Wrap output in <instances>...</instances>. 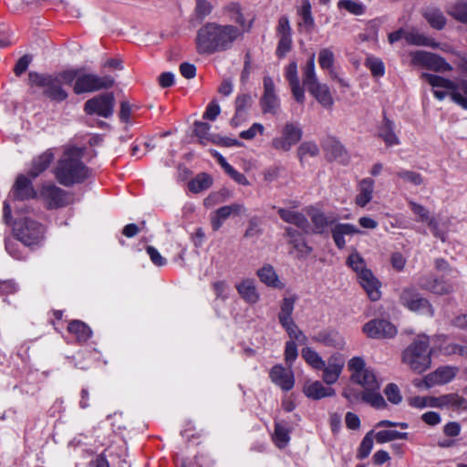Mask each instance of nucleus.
<instances>
[{
	"label": "nucleus",
	"mask_w": 467,
	"mask_h": 467,
	"mask_svg": "<svg viewBox=\"0 0 467 467\" xmlns=\"http://www.w3.org/2000/svg\"><path fill=\"white\" fill-rule=\"evenodd\" d=\"M394 122L384 115L379 136L384 140L387 146L398 145L400 143L399 138L394 132Z\"/></svg>",
	"instance_id": "nucleus-35"
},
{
	"label": "nucleus",
	"mask_w": 467,
	"mask_h": 467,
	"mask_svg": "<svg viewBox=\"0 0 467 467\" xmlns=\"http://www.w3.org/2000/svg\"><path fill=\"white\" fill-rule=\"evenodd\" d=\"M424 17L428 23L435 29L441 30L446 25V17L439 9H429L424 13Z\"/></svg>",
	"instance_id": "nucleus-45"
},
{
	"label": "nucleus",
	"mask_w": 467,
	"mask_h": 467,
	"mask_svg": "<svg viewBox=\"0 0 467 467\" xmlns=\"http://www.w3.org/2000/svg\"><path fill=\"white\" fill-rule=\"evenodd\" d=\"M317 81L315 71V54H312L303 68V84L308 88Z\"/></svg>",
	"instance_id": "nucleus-47"
},
{
	"label": "nucleus",
	"mask_w": 467,
	"mask_h": 467,
	"mask_svg": "<svg viewBox=\"0 0 467 467\" xmlns=\"http://www.w3.org/2000/svg\"><path fill=\"white\" fill-rule=\"evenodd\" d=\"M301 354L306 362L313 368L319 370L324 367L325 361L313 348L306 347L302 349Z\"/></svg>",
	"instance_id": "nucleus-46"
},
{
	"label": "nucleus",
	"mask_w": 467,
	"mask_h": 467,
	"mask_svg": "<svg viewBox=\"0 0 467 467\" xmlns=\"http://www.w3.org/2000/svg\"><path fill=\"white\" fill-rule=\"evenodd\" d=\"M302 135L303 131L297 123L287 122L282 129L281 136L272 140V146L277 150L288 151L300 141Z\"/></svg>",
	"instance_id": "nucleus-10"
},
{
	"label": "nucleus",
	"mask_w": 467,
	"mask_h": 467,
	"mask_svg": "<svg viewBox=\"0 0 467 467\" xmlns=\"http://www.w3.org/2000/svg\"><path fill=\"white\" fill-rule=\"evenodd\" d=\"M339 9H345L354 16H362L366 12V5L357 0H340L337 3Z\"/></svg>",
	"instance_id": "nucleus-48"
},
{
	"label": "nucleus",
	"mask_w": 467,
	"mask_h": 467,
	"mask_svg": "<svg viewBox=\"0 0 467 467\" xmlns=\"http://www.w3.org/2000/svg\"><path fill=\"white\" fill-rule=\"evenodd\" d=\"M76 77L77 73L74 70H65L54 75L29 72L28 83L30 86L43 88V95L47 99L56 102H61L68 97L62 85H71Z\"/></svg>",
	"instance_id": "nucleus-3"
},
{
	"label": "nucleus",
	"mask_w": 467,
	"mask_h": 467,
	"mask_svg": "<svg viewBox=\"0 0 467 467\" xmlns=\"http://www.w3.org/2000/svg\"><path fill=\"white\" fill-rule=\"evenodd\" d=\"M290 440L289 431L281 423H276L274 433V441L279 448L286 446Z\"/></svg>",
	"instance_id": "nucleus-52"
},
{
	"label": "nucleus",
	"mask_w": 467,
	"mask_h": 467,
	"mask_svg": "<svg viewBox=\"0 0 467 467\" xmlns=\"http://www.w3.org/2000/svg\"><path fill=\"white\" fill-rule=\"evenodd\" d=\"M278 214L285 223L295 224L305 233H309L310 224L306 216L303 213L285 208H279Z\"/></svg>",
	"instance_id": "nucleus-25"
},
{
	"label": "nucleus",
	"mask_w": 467,
	"mask_h": 467,
	"mask_svg": "<svg viewBox=\"0 0 467 467\" xmlns=\"http://www.w3.org/2000/svg\"><path fill=\"white\" fill-rule=\"evenodd\" d=\"M358 191L355 203L359 207H365L373 198L374 181L371 178L362 179L358 182Z\"/></svg>",
	"instance_id": "nucleus-26"
},
{
	"label": "nucleus",
	"mask_w": 467,
	"mask_h": 467,
	"mask_svg": "<svg viewBox=\"0 0 467 467\" xmlns=\"http://www.w3.org/2000/svg\"><path fill=\"white\" fill-rule=\"evenodd\" d=\"M418 285L421 289L439 296L449 295L454 291L452 284L442 278L434 277L432 275L421 276L418 281Z\"/></svg>",
	"instance_id": "nucleus-17"
},
{
	"label": "nucleus",
	"mask_w": 467,
	"mask_h": 467,
	"mask_svg": "<svg viewBox=\"0 0 467 467\" xmlns=\"http://www.w3.org/2000/svg\"><path fill=\"white\" fill-rule=\"evenodd\" d=\"M77 73L73 90L76 94L90 93L100 89H107L114 85V79L109 76L99 77L94 74L80 73L78 69H73Z\"/></svg>",
	"instance_id": "nucleus-7"
},
{
	"label": "nucleus",
	"mask_w": 467,
	"mask_h": 467,
	"mask_svg": "<svg viewBox=\"0 0 467 467\" xmlns=\"http://www.w3.org/2000/svg\"><path fill=\"white\" fill-rule=\"evenodd\" d=\"M366 65L370 69L373 76L381 77L384 75V65L381 60L369 57L367 59Z\"/></svg>",
	"instance_id": "nucleus-61"
},
{
	"label": "nucleus",
	"mask_w": 467,
	"mask_h": 467,
	"mask_svg": "<svg viewBox=\"0 0 467 467\" xmlns=\"http://www.w3.org/2000/svg\"><path fill=\"white\" fill-rule=\"evenodd\" d=\"M245 211L241 203H231L217 209L211 216V225L213 231H218L224 221L231 215H239Z\"/></svg>",
	"instance_id": "nucleus-18"
},
{
	"label": "nucleus",
	"mask_w": 467,
	"mask_h": 467,
	"mask_svg": "<svg viewBox=\"0 0 467 467\" xmlns=\"http://www.w3.org/2000/svg\"><path fill=\"white\" fill-rule=\"evenodd\" d=\"M431 355L429 338L419 336L403 351L402 361L414 372L422 373L431 367Z\"/></svg>",
	"instance_id": "nucleus-4"
},
{
	"label": "nucleus",
	"mask_w": 467,
	"mask_h": 467,
	"mask_svg": "<svg viewBox=\"0 0 467 467\" xmlns=\"http://www.w3.org/2000/svg\"><path fill=\"white\" fill-rule=\"evenodd\" d=\"M327 155L335 161L345 163L348 161V155L344 146L336 140H330L326 145Z\"/></svg>",
	"instance_id": "nucleus-39"
},
{
	"label": "nucleus",
	"mask_w": 467,
	"mask_h": 467,
	"mask_svg": "<svg viewBox=\"0 0 467 467\" xmlns=\"http://www.w3.org/2000/svg\"><path fill=\"white\" fill-rule=\"evenodd\" d=\"M41 194L48 202L49 208L64 207L73 202L71 193L54 184L44 186Z\"/></svg>",
	"instance_id": "nucleus-15"
},
{
	"label": "nucleus",
	"mask_w": 467,
	"mask_h": 467,
	"mask_svg": "<svg viewBox=\"0 0 467 467\" xmlns=\"http://www.w3.org/2000/svg\"><path fill=\"white\" fill-rule=\"evenodd\" d=\"M449 14L457 21L467 24V1L456 3L451 8Z\"/></svg>",
	"instance_id": "nucleus-53"
},
{
	"label": "nucleus",
	"mask_w": 467,
	"mask_h": 467,
	"mask_svg": "<svg viewBox=\"0 0 467 467\" xmlns=\"http://www.w3.org/2000/svg\"><path fill=\"white\" fill-rule=\"evenodd\" d=\"M297 152H298L299 158H301V159L307 155L311 156V157H315L319 153V149L316 143L307 141V142L302 143L299 146Z\"/></svg>",
	"instance_id": "nucleus-58"
},
{
	"label": "nucleus",
	"mask_w": 467,
	"mask_h": 467,
	"mask_svg": "<svg viewBox=\"0 0 467 467\" xmlns=\"http://www.w3.org/2000/svg\"><path fill=\"white\" fill-rule=\"evenodd\" d=\"M396 176L403 182L410 183L414 186H420L424 182V179L421 174L414 171L400 170L396 172Z\"/></svg>",
	"instance_id": "nucleus-50"
},
{
	"label": "nucleus",
	"mask_w": 467,
	"mask_h": 467,
	"mask_svg": "<svg viewBox=\"0 0 467 467\" xmlns=\"http://www.w3.org/2000/svg\"><path fill=\"white\" fill-rule=\"evenodd\" d=\"M361 400L371 407L382 410L387 408V402L379 390H364L360 394Z\"/></svg>",
	"instance_id": "nucleus-40"
},
{
	"label": "nucleus",
	"mask_w": 467,
	"mask_h": 467,
	"mask_svg": "<svg viewBox=\"0 0 467 467\" xmlns=\"http://www.w3.org/2000/svg\"><path fill=\"white\" fill-rule=\"evenodd\" d=\"M409 205L412 212L419 216V221L427 223L432 217L430 215V212L421 204L410 201Z\"/></svg>",
	"instance_id": "nucleus-60"
},
{
	"label": "nucleus",
	"mask_w": 467,
	"mask_h": 467,
	"mask_svg": "<svg viewBox=\"0 0 467 467\" xmlns=\"http://www.w3.org/2000/svg\"><path fill=\"white\" fill-rule=\"evenodd\" d=\"M260 104L264 113L275 115L278 112L279 101L275 91V84L269 76L264 78V94Z\"/></svg>",
	"instance_id": "nucleus-16"
},
{
	"label": "nucleus",
	"mask_w": 467,
	"mask_h": 467,
	"mask_svg": "<svg viewBox=\"0 0 467 467\" xmlns=\"http://www.w3.org/2000/svg\"><path fill=\"white\" fill-rule=\"evenodd\" d=\"M213 184V179L207 173H201L189 182V189L194 193L201 192L210 188Z\"/></svg>",
	"instance_id": "nucleus-44"
},
{
	"label": "nucleus",
	"mask_w": 467,
	"mask_h": 467,
	"mask_svg": "<svg viewBox=\"0 0 467 467\" xmlns=\"http://www.w3.org/2000/svg\"><path fill=\"white\" fill-rule=\"evenodd\" d=\"M279 42L276 48V55L279 57H284L286 53L291 50L292 38L291 36H278Z\"/></svg>",
	"instance_id": "nucleus-59"
},
{
	"label": "nucleus",
	"mask_w": 467,
	"mask_h": 467,
	"mask_svg": "<svg viewBox=\"0 0 467 467\" xmlns=\"http://www.w3.org/2000/svg\"><path fill=\"white\" fill-rule=\"evenodd\" d=\"M360 233V230L351 223H337L331 230L335 244L339 249H343L346 245L345 235H354Z\"/></svg>",
	"instance_id": "nucleus-24"
},
{
	"label": "nucleus",
	"mask_w": 467,
	"mask_h": 467,
	"mask_svg": "<svg viewBox=\"0 0 467 467\" xmlns=\"http://www.w3.org/2000/svg\"><path fill=\"white\" fill-rule=\"evenodd\" d=\"M412 63L440 73L452 70V67L443 57L423 50L412 54Z\"/></svg>",
	"instance_id": "nucleus-13"
},
{
	"label": "nucleus",
	"mask_w": 467,
	"mask_h": 467,
	"mask_svg": "<svg viewBox=\"0 0 467 467\" xmlns=\"http://www.w3.org/2000/svg\"><path fill=\"white\" fill-rule=\"evenodd\" d=\"M284 355L287 367L292 368L294 361L298 356L297 346L294 340L286 341Z\"/></svg>",
	"instance_id": "nucleus-54"
},
{
	"label": "nucleus",
	"mask_w": 467,
	"mask_h": 467,
	"mask_svg": "<svg viewBox=\"0 0 467 467\" xmlns=\"http://www.w3.org/2000/svg\"><path fill=\"white\" fill-rule=\"evenodd\" d=\"M12 194L16 200H26L34 198L36 193L32 186L31 181L21 174L16 178Z\"/></svg>",
	"instance_id": "nucleus-23"
},
{
	"label": "nucleus",
	"mask_w": 467,
	"mask_h": 467,
	"mask_svg": "<svg viewBox=\"0 0 467 467\" xmlns=\"http://www.w3.org/2000/svg\"><path fill=\"white\" fill-rule=\"evenodd\" d=\"M82 155L81 148L70 147L66 150L55 170V176L60 184L69 187L89 177V169L80 161Z\"/></svg>",
	"instance_id": "nucleus-2"
},
{
	"label": "nucleus",
	"mask_w": 467,
	"mask_h": 467,
	"mask_svg": "<svg viewBox=\"0 0 467 467\" xmlns=\"http://www.w3.org/2000/svg\"><path fill=\"white\" fill-rule=\"evenodd\" d=\"M375 437L378 443H385L395 440H406L408 439V433L398 431H380Z\"/></svg>",
	"instance_id": "nucleus-51"
},
{
	"label": "nucleus",
	"mask_w": 467,
	"mask_h": 467,
	"mask_svg": "<svg viewBox=\"0 0 467 467\" xmlns=\"http://www.w3.org/2000/svg\"><path fill=\"white\" fill-rule=\"evenodd\" d=\"M384 394L386 395L388 400L392 404H400L402 400L400 389L394 383H389L386 386L384 389Z\"/></svg>",
	"instance_id": "nucleus-55"
},
{
	"label": "nucleus",
	"mask_w": 467,
	"mask_h": 467,
	"mask_svg": "<svg viewBox=\"0 0 467 467\" xmlns=\"http://www.w3.org/2000/svg\"><path fill=\"white\" fill-rule=\"evenodd\" d=\"M242 36V32L232 25L208 23L202 26L196 36L197 50L200 54H213L229 49Z\"/></svg>",
	"instance_id": "nucleus-1"
},
{
	"label": "nucleus",
	"mask_w": 467,
	"mask_h": 467,
	"mask_svg": "<svg viewBox=\"0 0 467 467\" xmlns=\"http://www.w3.org/2000/svg\"><path fill=\"white\" fill-rule=\"evenodd\" d=\"M280 325L286 331L288 337L291 338L290 340H297L301 344L307 342L306 336L297 327L294 319L281 322Z\"/></svg>",
	"instance_id": "nucleus-41"
},
{
	"label": "nucleus",
	"mask_w": 467,
	"mask_h": 467,
	"mask_svg": "<svg viewBox=\"0 0 467 467\" xmlns=\"http://www.w3.org/2000/svg\"><path fill=\"white\" fill-rule=\"evenodd\" d=\"M270 378L274 383L283 390H290L295 384L294 373L291 368H285L281 365H275L270 371Z\"/></svg>",
	"instance_id": "nucleus-20"
},
{
	"label": "nucleus",
	"mask_w": 467,
	"mask_h": 467,
	"mask_svg": "<svg viewBox=\"0 0 467 467\" xmlns=\"http://www.w3.org/2000/svg\"><path fill=\"white\" fill-rule=\"evenodd\" d=\"M420 78L426 80L433 88L440 87L449 90L451 99L462 109H467V80L463 79L459 82H455L430 73H422Z\"/></svg>",
	"instance_id": "nucleus-6"
},
{
	"label": "nucleus",
	"mask_w": 467,
	"mask_h": 467,
	"mask_svg": "<svg viewBox=\"0 0 467 467\" xmlns=\"http://www.w3.org/2000/svg\"><path fill=\"white\" fill-rule=\"evenodd\" d=\"M347 264L357 273L359 283L368 297L372 301L379 300L380 298L379 283L372 272L366 267L364 259L358 253H353L348 257Z\"/></svg>",
	"instance_id": "nucleus-5"
},
{
	"label": "nucleus",
	"mask_w": 467,
	"mask_h": 467,
	"mask_svg": "<svg viewBox=\"0 0 467 467\" xmlns=\"http://www.w3.org/2000/svg\"><path fill=\"white\" fill-rule=\"evenodd\" d=\"M68 331L74 334L78 341L85 342L91 337V329L79 320H73L68 325Z\"/></svg>",
	"instance_id": "nucleus-42"
},
{
	"label": "nucleus",
	"mask_w": 467,
	"mask_h": 467,
	"mask_svg": "<svg viewBox=\"0 0 467 467\" xmlns=\"http://www.w3.org/2000/svg\"><path fill=\"white\" fill-rule=\"evenodd\" d=\"M303 391L305 395L313 400H320L335 395V390L330 387H324L320 381L306 382Z\"/></svg>",
	"instance_id": "nucleus-30"
},
{
	"label": "nucleus",
	"mask_w": 467,
	"mask_h": 467,
	"mask_svg": "<svg viewBox=\"0 0 467 467\" xmlns=\"http://www.w3.org/2000/svg\"><path fill=\"white\" fill-rule=\"evenodd\" d=\"M297 299L298 297L295 294H288L283 297L280 302V311L278 313L279 323L293 319L292 315Z\"/></svg>",
	"instance_id": "nucleus-34"
},
{
	"label": "nucleus",
	"mask_w": 467,
	"mask_h": 467,
	"mask_svg": "<svg viewBox=\"0 0 467 467\" xmlns=\"http://www.w3.org/2000/svg\"><path fill=\"white\" fill-rule=\"evenodd\" d=\"M313 340L325 346L337 348H343L345 346L344 337L335 330L320 331L316 336H314Z\"/></svg>",
	"instance_id": "nucleus-29"
},
{
	"label": "nucleus",
	"mask_w": 467,
	"mask_h": 467,
	"mask_svg": "<svg viewBox=\"0 0 467 467\" xmlns=\"http://www.w3.org/2000/svg\"><path fill=\"white\" fill-rule=\"evenodd\" d=\"M344 368V360L341 356H331L327 363H324V367L320 369L323 370L322 379L327 385H332L338 379L342 369Z\"/></svg>",
	"instance_id": "nucleus-19"
},
{
	"label": "nucleus",
	"mask_w": 467,
	"mask_h": 467,
	"mask_svg": "<svg viewBox=\"0 0 467 467\" xmlns=\"http://www.w3.org/2000/svg\"><path fill=\"white\" fill-rule=\"evenodd\" d=\"M400 303L411 311H420L427 309V312L432 316L433 309L430 302L422 297L414 287L404 288L400 296Z\"/></svg>",
	"instance_id": "nucleus-14"
},
{
	"label": "nucleus",
	"mask_w": 467,
	"mask_h": 467,
	"mask_svg": "<svg viewBox=\"0 0 467 467\" xmlns=\"http://www.w3.org/2000/svg\"><path fill=\"white\" fill-rule=\"evenodd\" d=\"M351 371V379L362 386L364 390H379L380 384L377 380L374 372L366 368L365 360L361 357H354L348 363Z\"/></svg>",
	"instance_id": "nucleus-8"
},
{
	"label": "nucleus",
	"mask_w": 467,
	"mask_h": 467,
	"mask_svg": "<svg viewBox=\"0 0 467 467\" xmlns=\"http://www.w3.org/2000/svg\"><path fill=\"white\" fill-rule=\"evenodd\" d=\"M257 276L260 281L267 286L282 289L285 285L279 280L277 274L271 265H265L257 270Z\"/></svg>",
	"instance_id": "nucleus-32"
},
{
	"label": "nucleus",
	"mask_w": 467,
	"mask_h": 467,
	"mask_svg": "<svg viewBox=\"0 0 467 467\" xmlns=\"http://www.w3.org/2000/svg\"><path fill=\"white\" fill-rule=\"evenodd\" d=\"M308 216L313 223L312 233L316 234H322L327 232V228L336 223L337 218L316 209H309L307 212Z\"/></svg>",
	"instance_id": "nucleus-21"
},
{
	"label": "nucleus",
	"mask_w": 467,
	"mask_h": 467,
	"mask_svg": "<svg viewBox=\"0 0 467 467\" xmlns=\"http://www.w3.org/2000/svg\"><path fill=\"white\" fill-rule=\"evenodd\" d=\"M299 15L302 17V26L306 31H311L314 28L315 22L311 13V4L308 0L302 1V7L299 11Z\"/></svg>",
	"instance_id": "nucleus-49"
},
{
	"label": "nucleus",
	"mask_w": 467,
	"mask_h": 467,
	"mask_svg": "<svg viewBox=\"0 0 467 467\" xmlns=\"http://www.w3.org/2000/svg\"><path fill=\"white\" fill-rule=\"evenodd\" d=\"M285 77L289 82V85L298 83L299 79L297 77V64L296 62H291L286 67Z\"/></svg>",
	"instance_id": "nucleus-64"
},
{
	"label": "nucleus",
	"mask_w": 467,
	"mask_h": 467,
	"mask_svg": "<svg viewBox=\"0 0 467 467\" xmlns=\"http://www.w3.org/2000/svg\"><path fill=\"white\" fill-rule=\"evenodd\" d=\"M115 98L113 93L98 95L85 102L84 110L87 114H98L103 118H109L114 111Z\"/></svg>",
	"instance_id": "nucleus-12"
},
{
	"label": "nucleus",
	"mask_w": 467,
	"mask_h": 467,
	"mask_svg": "<svg viewBox=\"0 0 467 467\" xmlns=\"http://www.w3.org/2000/svg\"><path fill=\"white\" fill-rule=\"evenodd\" d=\"M211 126L208 123L196 121L194 123V134L198 137V140L202 145L219 141L216 134L210 133Z\"/></svg>",
	"instance_id": "nucleus-38"
},
{
	"label": "nucleus",
	"mask_w": 467,
	"mask_h": 467,
	"mask_svg": "<svg viewBox=\"0 0 467 467\" xmlns=\"http://www.w3.org/2000/svg\"><path fill=\"white\" fill-rule=\"evenodd\" d=\"M43 227L40 223L25 218L15 228V234L25 245L30 246L36 244L43 237Z\"/></svg>",
	"instance_id": "nucleus-9"
},
{
	"label": "nucleus",
	"mask_w": 467,
	"mask_h": 467,
	"mask_svg": "<svg viewBox=\"0 0 467 467\" xmlns=\"http://www.w3.org/2000/svg\"><path fill=\"white\" fill-rule=\"evenodd\" d=\"M363 333L372 339H388L397 335L396 327L389 320L383 318L371 319L362 327Z\"/></svg>",
	"instance_id": "nucleus-11"
},
{
	"label": "nucleus",
	"mask_w": 467,
	"mask_h": 467,
	"mask_svg": "<svg viewBox=\"0 0 467 467\" xmlns=\"http://www.w3.org/2000/svg\"><path fill=\"white\" fill-rule=\"evenodd\" d=\"M253 102V98L249 94L244 93L236 97L234 102L235 114L231 120L232 125L237 126L244 119Z\"/></svg>",
	"instance_id": "nucleus-27"
},
{
	"label": "nucleus",
	"mask_w": 467,
	"mask_h": 467,
	"mask_svg": "<svg viewBox=\"0 0 467 467\" xmlns=\"http://www.w3.org/2000/svg\"><path fill=\"white\" fill-rule=\"evenodd\" d=\"M406 41L414 46L423 47H435L436 43L433 39L427 37L420 34L419 31L412 29L411 31H406L405 35Z\"/></svg>",
	"instance_id": "nucleus-43"
},
{
	"label": "nucleus",
	"mask_w": 467,
	"mask_h": 467,
	"mask_svg": "<svg viewBox=\"0 0 467 467\" xmlns=\"http://www.w3.org/2000/svg\"><path fill=\"white\" fill-rule=\"evenodd\" d=\"M236 289L240 296L249 304H255L260 299V295L257 292L254 280L244 279L236 285Z\"/></svg>",
	"instance_id": "nucleus-31"
},
{
	"label": "nucleus",
	"mask_w": 467,
	"mask_h": 467,
	"mask_svg": "<svg viewBox=\"0 0 467 467\" xmlns=\"http://www.w3.org/2000/svg\"><path fill=\"white\" fill-rule=\"evenodd\" d=\"M373 447V439H372V431L368 432L365 437L363 438L358 451V459H365L367 458Z\"/></svg>",
	"instance_id": "nucleus-56"
},
{
	"label": "nucleus",
	"mask_w": 467,
	"mask_h": 467,
	"mask_svg": "<svg viewBox=\"0 0 467 467\" xmlns=\"http://www.w3.org/2000/svg\"><path fill=\"white\" fill-rule=\"evenodd\" d=\"M442 409L454 411L467 410V400L457 393L442 395Z\"/></svg>",
	"instance_id": "nucleus-36"
},
{
	"label": "nucleus",
	"mask_w": 467,
	"mask_h": 467,
	"mask_svg": "<svg viewBox=\"0 0 467 467\" xmlns=\"http://www.w3.org/2000/svg\"><path fill=\"white\" fill-rule=\"evenodd\" d=\"M285 236L288 238V243L298 252L308 254L312 252V248L308 246L301 234L295 229L287 227L285 229Z\"/></svg>",
	"instance_id": "nucleus-37"
},
{
	"label": "nucleus",
	"mask_w": 467,
	"mask_h": 467,
	"mask_svg": "<svg viewBox=\"0 0 467 467\" xmlns=\"http://www.w3.org/2000/svg\"><path fill=\"white\" fill-rule=\"evenodd\" d=\"M456 376V369L451 367H443L436 369L425 377L424 382L428 388L434 385H442L450 382Z\"/></svg>",
	"instance_id": "nucleus-22"
},
{
	"label": "nucleus",
	"mask_w": 467,
	"mask_h": 467,
	"mask_svg": "<svg viewBox=\"0 0 467 467\" xmlns=\"http://www.w3.org/2000/svg\"><path fill=\"white\" fill-rule=\"evenodd\" d=\"M31 60L32 57L29 55H24L20 57L14 67L15 74L16 76L23 74L27 69Z\"/></svg>",
	"instance_id": "nucleus-63"
},
{
	"label": "nucleus",
	"mask_w": 467,
	"mask_h": 467,
	"mask_svg": "<svg viewBox=\"0 0 467 467\" xmlns=\"http://www.w3.org/2000/svg\"><path fill=\"white\" fill-rule=\"evenodd\" d=\"M335 57L329 48H322L319 51L318 63L323 69L333 67Z\"/></svg>",
	"instance_id": "nucleus-57"
},
{
	"label": "nucleus",
	"mask_w": 467,
	"mask_h": 467,
	"mask_svg": "<svg viewBox=\"0 0 467 467\" xmlns=\"http://www.w3.org/2000/svg\"><path fill=\"white\" fill-rule=\"evenodd\" d=\"M264 126L260 123H254L248 130H244L240 133V137L244 140H252L257 133L262 134L264 132Z\"/></svg>",
	"instance_id": "nucleus-62"
},
{
	"label": "nucleus",
	"mask_w": 467,
	"mask_h": 467,
	"mask_svg": "<svg viewBox=\"0 0 467 467\" xmlns=\"http://www.w3.org/2000/svg\"><path fill=\"white\" fill-rule=\"evenodd\" d=\"M307 89L324 108L329 109L333 106L334 99L329 88L326 84L317 81L308 87Z\"/></svg>",
	"instance_id": "nucleus-28"
},
{
	"label": "nucleus",
	"mask_w": 467,
	"mask_h": 467,
	"mask_svg": "<svg viewBox=\"0 0 467 467\" xmlns=\"http://www.w3.org/2000/svg\"><path fill=\"white\" fill-rule=\"evenodd\" d=\"M54 160V154L50 150H47L41 155L37 156L32 161V166L29 171V175L32 178H36L41 172L46 171Z\"/></svg>",
	"instance_id": "nucleus-33"
}]
</instances>
